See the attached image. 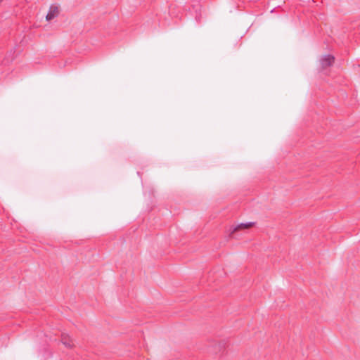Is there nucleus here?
I'll list each match as a JSON object with an SVG mask.
<instances>
[{
    "label": "nucleus",
    "mask_w": 360,
    "mask_h": 360,
    "mask_svg": "<svg viewBox=\"0 0 360 360\" xmlns=\"http://www.w3.org/2000/svg\"><path fill=\"white\" fill-rule=\"evenodd\" d=\"M62 343L67 347H72L73 346V342L72 340L65 336L63 337Z\"/></svg>",
    "instance_id": "obj_4"
},
{
    "label": "nucleus",
    "mask_w": 360,
    "mask_h": 360,
    "mask_svg": "<svg viewBox=\"0 0 360 360\" xmlns=\"http://www.w3.org/2000/svg\"><path fill=\"white\" fill-rule=\"evenodd\" d=\"M254 224V222L241 223L233 228V232L237 231L240 229H248L252 226Z\"/></svg>",
    "instance_id": "obj_3"
},
{
    "label": "nucleus",
    "mask_w": 360,
    "mask_h": 360,
    "mask_svg": "<svg viewBox=\"0 0 360 360\" xmlns=\"http://www.w3.org/2000/svg\"><path fill=\"white\" fill-rule=\"evenodd\" d=\"M334 57L331 55H326L321 59V64L323 68H327L330 65L334 62Z\"/></svg>",
    "instance_id": "obj_2"
},
{
    "label": "nucleus",
    "mask_w": 360,
    "mask_h": 360,
    "mask_svg": "<svg viewBox=\"0 0 360 360\" xmlns=\"http://www.w3.org/2000/svg\"><path fill=\"white\" fill-rule=\"evenodd\" d=\"M59 14L58 8L55 5H51L49 8V12L46 15V19L50 21L56 18Z\"/></svg>",
    "instance_id": "obj_1"
}]
</instances>
